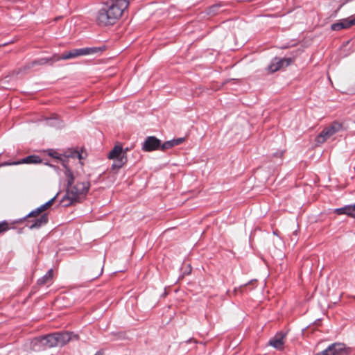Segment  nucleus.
<instances>
[{
    "label": "nucleus",
    "mask_w": 355,
    "mask_h": 355,
    "mask_svg": "<svg viewBox=\"0 0 355 355\" xmlns=\"http://www.w3.org/2000/svg\"><path fill=\"white\" fill-rule=\"evenodd\" d=\"M42 342L43 345H46L47 347L58 346V338L56 336V333L46 336L42 338Z\"/></svg>",
    "instance_id": "nucleus-12"
},
{
    "label": "nucleus",
    "mask_w": 355,
    "mask_h": 355,
    "mask_svg": "<svg viewBox=\"0 0 355 355\" xmlns=\"http://www.w3.org/2000/svg\"><path fill=\"white\" fill-rule=\"evenodd\" d=\"M334 212L338 215L346 214L352 218H353V216H355L354 208L352 205H347L341 208L336 209Z\"/></svg>",
    "instance_id": "nucleus-14"
},
{
    "label": "nucleus",
    "mask_w": 355,
    "mask_h": 355,
    "mask_svg": "<svg viewBox=\"0 0 355 355\" xmlns=\"http://www.w3.org/2000/svg\"><path fill=\"white\" fill-rule=\"evenodd\" d=\"M354 121H355V114H354Z\"/></svg>",
    "instance_id": "nucleus-30"
},
{
    "label": "nucleus",
    "mask_w": 355,
    "mask_h": 355,
    "mask_svg": "<svg viewBox=\"0 0 355 355\" xmlns=\"http://www.w3.org/2000/svg\"><path fill=\"white\" fill-rule=\"evenodd\" d=\"M160 140L154 136L148 137L142 145V150L145 152H150L159 150Z\"/></svg>",
    "instance_id": "nucleus-7"
},
{
    "label": "nucleus",
    "mask_w": 355,
    "mask_h": 355,
    "mask_svg": "<svg viewBox=\"0 0 355 355\" xmlns=\"http://www.w3.org/2000/svg\"><path fill=\"white\" fill-rule=\"evenodd\" d=\"M67 180L66 193L60 200L63 207L74 205L85 200L90 189L89 181H76V177L69 168L64 172Z\"/></svg>",
    "instance_id": "nucleus-1"
},
{
    "label": "nucleus",
    "mask_w": 355,
    "mask_h": 355,
    "mask_svg": "<svg viewBox=\"0 0 355 355\" xmlns=\"http://www.w3.org/2000/svg\"><path fill=\"white\" fill-rule=\"evenodd\" d=\"M53 278V270L50 269L48 272L40 279H38L37 284L40 286H43L51 283Z\"/></svg>",
    "instance_id": "nucleus-16"
},
{
    "label": "nucleus",
    "mask_w": 355,
    "mask_h": 355,
    "mask_svg": "<svg viewBox=\"0 0 355 355\" xmlns=\"http://www.w3.org/2000/svg\"><path fill=\"white\" fill-rule=\"evenodd\" d=\"M9 230V224L6 221L0 223V234Z\"/></svg>",
    "instance_id": "nucleus-24"
},
{
    "label": "nucleus",
    "mask_w": 355,
    "mask_h": 355,
    "mask_svg": "<svg viewBox=\"0 0 355 355\" xmlns=\"http://www.w3.org/2000/svg\"><path fill=\"white\" fill-rule=\"evenodd\" d=\"M41 162H42V159L38 155H29L26 157H24L20 160H18L17 164H40Z\"/></svg>",
    "instance_id": "nucleus-15"
},
{
    "label": "nucleus",
    "mask_w": 355,
    "mask_h": 355,
    "mask_svg": "<svg viewBox=\"0 0 355 355\" xmlns=\"http://www.w3.org/2000/svg\"><path fill=\"white\" fill-rule=\"evenodd\" d=\"M130 0H108L98 11L96 21L100 26H109L121 17L128 8Z\"/></svg>",
    "instance_id": "nucleus-2"
},
{
    "label": "nucleus",
    "mask_w": 355,
    "mask_h": 355,
    "mask_svg": "<svg viewBox=\"0 0 355 355\" xmlns=\"http://www.w3.org/2000/svg\"><path fill=\"white\" fill-rule=\"evenodd\" d=\"M123 150H126V152L128 150V148L123 149Z\"/></svg>",
    "instance_id": "nucleus-29"
},
{
    "label": "nucleus",
    "mask_w": 355,
    "mask_h": 355,
    "mask_svg": "<svg viewBox=\"0 0 355 355\" xmlns=\"http://www.w3.org/2000/svg\"><path fill=\"white\" fill-rule=\"evenodd\" d=\"M256 282H257V281H256V280H252V281H250V282H249V284H254V283H256Z\"/></svg>",
    "instance_id": "nucleus-28"
},
{
    "label": "nucleus",
    "mask_w": 355,
    "mask_h": 355,
    "mask_svg": "<svg viewBox=\"0 0 355 355\" xmlns=\"http://www.w3.org/2000/svg\"><path fill=\"white\" fill-rule=\"evenodd\" d=\"M41 213H42V211H41L40 208L38 207L37 209H36L35 210H33L32 211L28 216L27 217H29V218H31V217H37V216H39Z\"/></svg>",
    "instance_id": "nucleus-25"
},
{
    "label": "nucleus",
    "mask_w": 355,
    "mask_h": 355,
    "mask_svg": "<svg viewBox=\"0 0 355 355\" xmlns=\"http://www.w3.org/2000/svg\"><path fill=\"white\" fill-rule=\"evenodd\" d=\"M56 336L58 338V346L64 345L73 338L76 340L78 338L77 335L73 334L70 332H58L56 333Z\"/></svg>",
    "instance_id": "nucleus-9"
},
{
    "label": "nucleus",
    "mask_w": 355,
    "mask_h": 355,
    "mask_svg": "<svg viewBox=\"0 0 355 355\" xmlns=\"http://www.w3.org/2000/svg\"><path fill=\"white\" fill-rule=\"evenodd\" d=\"M107 157L110 159H120L122 157H127L126 150H123L121 145H116L110 150Z\"/></svg>",
    "instance_id": "nucleus-11"
},
{
    "label": "nucleus",
    "mask_w": 355,
    "mask_h": 355,
    "mask_svg": "<svg viewBox=\"0 0 355 355\" xmlns=\"http://www.w3.org/2000/svg\"><path fill=\"white\" fill-rule=\"evenodd\" d=\"M65 158H76L78 159L79 161H80L81 159H83V157L81 153H80L77 150H70L69 152H67L66 153V155H64Z\"/></svg>",
    "instance_id": "nucleus-19"
},
{
    "label": "nucleus",
    "mask_w": 355,
    "mask_h": 355,
    "mask_svg": "<svg viewBox=\"0 0 355 355\" xmlns=\"http://www.w3.org/2000/svg\"><path fill=\"white\" fill-rule=\"evenodd\" d=\"M56 197H57V196H54L51 200H49L47 202H46L45 204L40 206V208L41 211L43 212L45 210L50 208L53 205Z\"/></svg>",
    "instance_id": "nucleus-22"
},
{
    "label": "nucleus",
    "mask_w": 355,
    "mask_h": 355,
    "mask_svg": "<svg viewBox=\"0 0 355 355\" xmlns=\"http://www.w3.org/2000/svg\"><path fill=\"white\" fill-rule=\"evenodd\" d=\"M56 57H57V55H54L53 56H52L50 58H44L39 59L37 60H35V61L32 62L31 65L29 67H33L36 64L43 65V64H47L50 61L55 62V61H57L55 60Z\"/></svg>",
    "instance_id": "nucleus-18"
},
{
    "label": "nucleus",
    "mask_w": 355,
    "mask_h": 355,
    "mask_svg": "<svg viewBox=\"0 0 355 355\" xmlns=\"http://www.w3.org/2000/svg\"><path fill=\"white\" fill-rule=\"evenodd\" d=\"M56 197H57V196H54L51 200H49L47 202H46L45 204L40 206V208L41 211L43 212L45 210L50 208L53 205Z\"/></svg>",
    "instance_id": "nucleus-21"
},
{
    "label": "nucleus",
    "mask_w": 355,
    "mask_h": 355,
    "mask_svg": "<svg viewBox=\"0 0 355 355\" xmlns=\"http://www.w3.org/2000/svg\"><path fill=\"white\" fill-rule=\"evenodd\" d=\"M341 130H343V124L338 121H334L329 126L325 127L321 131V132L316 137L315 142L318 144H322Z\"/></svg>",
    "instance_id": "nucleus-3"
},
{
    "label": "nucleus",
    "mask_w": 355,
    "mask_h": 355,
    "mask_svg": "<svg viewBox=\"0 0 355 355\" xmlns=\"http://www.w3.org/2000/svg\"><path fill=\"white\" fill-rule=\"evenodd\" d=\"M173 146H173L172 140H170V141H167L164 142L163 144H160L159 150H166L167 149H170V148H173Z\"/></svg>",
    "instance_id": "nucleus-23"
},
{
    "label": "nucleus",
    "mask_w": 355,
    "mask_h": 355,
    "mask_svg": "<svg viewBox=\"0 0 355 355\" xmlns=\"http://www.w3.org/2000/svg\"><path fill=\"white\" fill-rule=\"evenodd\" d=\"M292 62L291 58H277L273 59L268 66V71L275 73L278 70L288 66Z\"/></svg>",
    "instance_id": "nucleus-6"
},
{
    "label": "nucleus",
    "mask_w": 355,
    "mask_h": 355,
    "mask_svg": "<svg viewBox=\"0 0 355 355\" xmlns=\"http://www.w3.org/2000/svg\"><path fill=\"white\" fill-rule=\"evenodd\" d=\"M285 334L282 333L277 334L269 340V345L277 349L282 350L284 348Z\"/></svg>",
    "instance_id": "nucleus-10"
},
{
    "label": "nucleus",
    "mask_w": 355,
    "mask_h": 355,
    "mask_svg": "<svg viewBox=\"0 0 355 355\" xmlns=\"http://www.w3.org/2000/svg\"><path fill=\"white\" fill-rule=\"evenodd\" d=\"M101 51L100 48L94 47V48H83V49H73L69 52H65L62 53L61 55H58L56 57V60H69L72 59L78 56L85 55L89 54H93L97 53Z\"/></svg>",
    "instance_id": "nucleus-4"
},
{
    "label": "nucleus",
    "mask_w": 355,
    "mask_h": 355,
    "mask_svg": "<svg viewBox=\"0 0 355 355\" xmlns=\"http://www.w3.org/2000/svg\"><path fill=\"white\" fill-rule=\"evenodd\" d=\"M355 25V17L354 18H346L340 20L338 23L333 24L331 26L332 31H338L342 29H347L351 26Z\"/></svg>",
    "instance_id": "nucleus-8"
},
{
    "label": "nucleus",
    "mask_w": 355,
    "mask_h": 355,
    "mask_svg": "<svg viewBox=\"0 0 355 355\" xmlns=\"http://www.w3.org/2000/svg\"><path fill=\"white\" fill-rule=\"evenodd\" d=\"M184 139L182 138V137L172 140L174 146L182 144L184 142Z\"/></svg>",
    "instance_id": "nucleus-26"
},
{
    "label": "nucleus",
    "mask_w": 355,
    "mask_h": 355,
    "mask_svg": "<svg viewBox=\"0 0 355 355\" xmlns=\"http://www.w3.org/2000/svg\"><path fill=\"white\" fill-rule=\"evenodd\" d=\"M349 349L344 343H336L331 345L327 349L316 355H347Z\"/></svg>",
    "instance_id": "nucleus-5"
},
{
    "label": "nucleus",
    "mask_w": 355,
    "mask_h": 355,
    "mask_svg": "<svg viewBox=\"0 0 355 355\" xmlns=\"http://www.w3.org/2000/svg\"><path fill=\"white\" fill-rule=\"evenodd\" d=\"M49 155L51 157H53V158H55V159H60V160L62 162V164H63V166H64V168H65V169H66V170H67V168H69V167H67V165H66V164H65V159H66V158L64 157V159H63V158H62V155L59 154V153H58V152H56V151H52V152H50V153H49Z\"/></svg>",
    "instance_id": "nucleus-20"
},
{
    "label": "nucleus",
    "mask_w": 355,
    "mask_h": 355,
    "mask_svg": "<svg viewBox=\"0 0 355 355\" xmlns=\"http://www.w3.org/2000/svg\"><path fill=\"white\" fill-rule=\"evenodd\" d=\"M113 160L114 162L112 165V170L113 171H118L127 163L128 158L127 157H122L120 159H114Z\"/></svg>",
    "instance_id": "nucleus-17"
},
{
    "label": "nucleus",
    "mask_w": 355,
    "mask_h": 355,
    "mask_svg": "<svg viewBox=\"0 0 355 355\" xmlns=\"http://www.w3.org/2000/svg\"><path fill=\"white\" fill-rule=\"evenodd\" d=\"M48 222V217L46 214H43L40 216L38 218L35 219L33 221H29L28 223H31L29 225V227L31 229L38 228L43 225L46 224Z\"/></svg>",
    "instance_id": "nucleus-13"
},
{
    "label": "nucleus",
    "mask_w": 355,
    "mask_h": 355,
    "mask_svg": "<svg viewBox=\"0 0 355 355\" xmlns=\"http://www.w3.org/2000/svg\"><path fill=\"white\" fill-rule=\"evenodd\" d=\"M16 163H17V161L13 162H3V163L0 164V168L2 166H6L19 165V164H16Z\"/></svg>",
    "instance_id": "nucleus-27"
}]
</instances>
